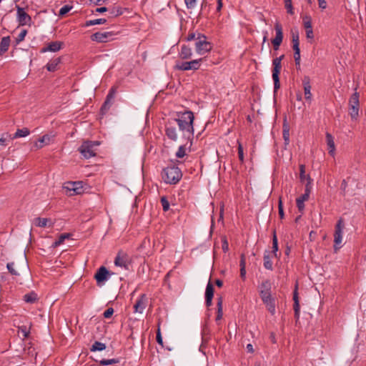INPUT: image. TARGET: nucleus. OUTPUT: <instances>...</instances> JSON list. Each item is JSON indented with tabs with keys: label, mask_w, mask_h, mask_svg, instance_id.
Returning a JSON list of instances; mask_svg holds the SVG:
<instances>
[{
	"label": "nucleus",
	"mask_w": 366,
	"mask_h": 366,
	"mask_svg": "<svg viewBox=\"0 0 366 366\" xmlns=\"http://www.w3.org/2000/svg\"><path fill=\"white\" fill-rule=\"evenodd\" d=\"M177 118L174 119L177 123L179 129L182 132L183 136L187 140H192L194 137V113L190 110H184L177 113Z\"/></svg>",
	"instance_id": "nucleus-1"
},
{
	"label": "nucleus",
	"mask_w": 366,
	"mask_h": 366,
	"mask_svg": "<svg viewBox=\"0 0 366 366\" xmlns=\"http://www.w3.org/2000/svg\"><path fill=\"white\" fill-rule=\"evenodd\" d=\"M162 177L165 183L175 184L182 179V173L178 167L171 165L163 169L162 172Z\"/></svg>",
	"instance_id": "nucleus-2"
},
{
	"label": "nucleus",
	"mask_w": 366,
	"mask_h": 366,
	"mask_svg": "<svg viewBox=\"0 0 366 366\" xmlns=\"http://www.w3.org/2000/svg\"><path fill=\"white\" fill-rule=\"evenodd\" d=\"M100 145L99 141H84L78 149V151L86 159L95 157L97 154V147Z\"/></svg>",
	"instance_id": "nucleus-3"
},
{
	"label": "nucleus",
	"mask_w": 366,
	"mask_h": 366,
	"mask_svg": "<svg viewBox=\"0 0 366 366\" xmlns=\"http://www.w3.org/2000/svg\"><path fill=\"white\" fill-rule=\"evenodd\" d=\"M212 49V44L207 40V36L202 34L198 33L195 43L196 52L199 55H204L210 51Z\"/></svg>",
	"instance_id": "nucleus-4"
},
{
	"label": "nucleus",
	"mask_w": 366,
	"mask_h": 366,
	"mask_svg": "<svg viewBox=\"0 0 366 366\" xmlns=\"http://www.w3.org/2000/svg\"><path fill=\"white\" fill-rule=\"evenodd\" d=\"M285 55H281L280 57H277L272 60V79L274 81V93L280 89V73L281 71L282 65L281 61L284 59Z\"/></svg>",
	"instance_id": "nucleus-5"
},
{
	"label": "nucleus",
	"mask_w": 366,
	"mask_h": 366,
	"mask_svg": "<svg viewBox=\"0 0 366 366\" xmlns=\"http://www.w3.org/2000/svg\"><path fill=\"white\" fill-rule=\"evenodd\" d=\"M360 102L359 93L355 92L349 100L350 115L352 119H357L359 115Z\"/></svg>",
	"instance_id": "nucleus-6"
},
{
	"label": "nucleus",
	"mask_w": 366,
	"mask_h": 366,
	"mask_svg": "<svg viewBox=\"0 0 366 366\" xmlns=\"http://www.w3.org/2000/svg\"><path fill=\"white\" fill-rule=\"evenodd\" d=\"M203 59H194L190 61L177 63L175 68L181 71L197 70L200 67Z\"/></svg>",
	"instance_id": "nucleus-7"
},
{
	"label": "nucleus",
	"mask_w": 366,
	"mask_h": 366,
	"mask_svg": "<svg viewBox=\"0 0 366 366\" xmlns=\"http://www.w3.org/2000/svg\"><path fill=\"white\" fill-rule=\"evenodd\" d=\"M112 274L113 272H110L104 266H101L94 274V279L97 281V285H102L107 281Z\"/></svg>",
	"instance_id": "nucleus-8"
},
{
	"label": "nucleus",
	"mask_w": 366,
	"mask_h": 366,
	"mask_svg": "<svg viewBox=\"0 0 366 366\" xmlns=\"http://www.w3.org/2000/svg\"><path fill=\"white\" fill-rule=\"evenodd\" d=\"M16 19L19 26H30L31 24V17L24 11V9L20 7L19 5H16Z\"/></svg>",
	"instance_id": "nucleus-9"
},
{
	"label": "nucleus",
	"mask_w": 366,
	"mask_h": 366,
	"mask_svg": "<svg viewBox=\"0 0 366 366\" xmlns=\"http://www.w3.org/2000/svg\"><path fill=\"white\" fill-rule=\"evenodd\" d=\"M342 228L343 222L342 219H340V220H338L336 224L335 232L334 234V247L335 250H337L341 247V243L342 239Z\"/></svg>",
	"instance_id": "nucleus-10"
},
{
	"label": "nucleus",
	"mask_w": 366,
	"mask_h": 366,
	"mask_svg": "<svg viewBox=\"0 0 366 366\" xmlns=\"http://www.w3.org/2000/svg\"><path fill=\"white\" fill-rule=\"evenodd\" d=\"M113 32H96L91 36V40L99 43H105L112 39Z\"/></svg>",
	"instance_id": "nucleus-11"
},
{
	"label": "nucleus",
	"mask_w": 366,
	"mask_h": 366,
	"mask_svg": "<svg viewBox=\"0 0 366 366\" xmlns=\"http://www.w3.org/2000/svg\"><path fill=\"white\" fill-rule=\"evenodd\" d=\"M276 32L275 37L272 40L274 50H278L283 39L282 27L280 24L276 23L274 25Z\"/></svg>",
	"instance_id": "nucleus-12"
},
{
	"label": "nucleus",
	"mask_w": 366,
	"mask_h": 366,
	"mask_svg": "<svg viewBox=\"0 0 366 366\" xmlns=\"http://www.w3.org/2000/svg\"><path fill=\"white\" fill-rule=\"evenodd\" d=\"M82 187V182H69L64 188L70 192L69 195L72 196L81 194Z\"/></svg>",
	"instance_id": "nucleus-13"
},
{
	"label": "nucleus",
	"mask_w": 366,
	"mask_h": 366,
	"mask_svg": "<svg viewBox=\"0 0 366 366\" xmlns=\"http://www.w3.org/2000/svg\"><path fill=\"white\" fill-rule=\"evenodd\" d=\"M297 282H296L295 285V290L293 292V310L295 312V318L296 320V322H297L300 319V301H299V295L297 292Z\"/></svg>",
	"instance_id": "nucleus-14"
},
{
	"label": "nucleus",
	"mask_w": 366,
	"mask_h": 366,
	"mask_svg": "<svg viewBox=\"0 0 366 366\" xmlns=\"http://www.w3.org/2000/svg\"><path fill=\"white\" fill-rule=\"evenodd\" d=\"M115 93H116V89L114 88H112L109 90V92L106 97V99L101 107V112L102 114H105L109 109V108L112 104V100L114 98Z\"/></svg>",
	"instance_id": "nucleus-15"
},
{
	"label": "nucleus",
	"mask_w": 366,
	"mask_h": 366,
	"mask_svg": "<svg viewBox=\"0 0 366 366\" xmlns=\"http://www.w3.org/2000/svg\"><path fill=\"white\" fill-rule=\"evenodd\" d=\"M292 49L294 50V58H300V49L299 42V32L297 31H292Z\"/></svg>",
	"instance_id": "nucleus-16"
},
{
	"label": "nucleus",
	"mask_w": 366,
	"mask_h": 366,
	"mask_svg": "<svg viewBox=\"0 0 366 366\" xmlns=\"http://www.w3.org/2000/svg\"><path fill=\"white\" fill-rule=\"evenodd\" d=\"M272 284L269 280L263 281L258 287L260 298L267 297L271 294Z\"/></svg>",
	"instance_id": "nucleus-17"
},
{
	"label": "nucleus",
	"mask_w": 366,
	"mask_h": 366,
	"mask_svg": "<svg viewBox=\"0 0 366 366\" xmlns=\"http://www.w3.org/2000/svg\"><path fill=\"white\" fill-rule=\"evenodd\" d=\"M262 302L264 304L267 310L271 315L275 314V299L272 297V295H268L267 297H263L261 298Z\"/></svg>",
	"instance_id": "nucleus-18"
},
{
	"label": "nucleus",
	"mask_w": 366,
	"mask_h": 366,
	"mask_svg": "<svg viewBox=\"0 0 366 366\" xmlns=\"http://www.w3.org/2000/svg\"><path fill=\"white\" fill-rule=\"evenodd\" d=\"M130 259L124 253H123L122 254L119 253V254L114 259V264L116 266L124 267L126 269H128V266L130 264Z\"/></svg>",
	"instance_id": "nucleus-19"
},
{
	"label": "nucleus",
	"mask_w": 366,
	"mask_h": 366,
	"mask_svg": "<svg viewBox=\"0 0 366 366\" xmlns=\"http://www.w3.org/2000/svg\"><path fill=\"white\" fill-rule=\"evenodd\" d=\"M147 305V297L146 295L143 294L140 296V297L137 300L136 303L134 305V309L135 312L142 313L144 310Z\"/></svg>",
	"instance_id": "nucleus-20"
},
{
	"label": "nucleus",
	"mask_w": 366,
	"mask_h": 366,
	"mask_svg": "<svg viewBox=\"0 0 366 366\" xmlns=\"http://www.w3.org/2000/svg\"><path fill=\"white\" fill-rule=\"evenodd\" d=\"M302 85L304 89L305 98L307 101L311 102L312 93H311V84L310 78L308 76H305L302 79Z\"/></svg>",
	"instance_id": "nucleus-21"
},
{
	"label": "nucleus",
	"mask_w": 366,
	"mask_h": 366,
	"mask_svg": "<svg viewBox=\"0 0 366 366\" xmlns=\"http://www.w3.org/2000/svg\"><path fill=\"white\" fill-rule=\"evenodd\" d=\"M63 42L61 41H51L48 44L47 46L43 47L41 49V53H45L47 51L56 52L59 51L63 46Z\"/></svg>",
	"instance_id": "nucleus-22"
},
{
	"label": "nucleus",
	"mask_w": 366,
	"mask_h": 366,
	"mask_svg": "<svg viewBox=\"0 0 366 366\" xmlns=\"http://www.w3.org/2000/svg\"><path fill=\"white\" fill-rule=\"evenodd\" d=\"M215 249H222L224 252L229 250V244L227 238L224 235H221L218 239H216L214 244Z\"/></svg>",
	"instance_id": "nucleus-23"
},
{
	"label": "nucleus",
	"mask_w": 366,
	"mask_h": 366,
	"mask_svg": "<svg viewBox=\"0 0 366 366\" xmlns=\"http://www.w3.org/2000/svg\"><path fill=\"white\" fill-rule=\"evenodd\" d=\"M34 222L36 227L41 228L52 227L54 224L51 219L49 218L36 217L34 219Z\"/></svg>",
	"instance_id": "nucleus-24"
},
{
	"label": "nucleus",
	"mask_w": 366,
	"mask_h": 366,
	"mask_svg": "<svg viewBox=\"0 0 366 366\" xmlns=\"http://www.w3.org/2000/svg\"><path fill=\"white\" fill-rule=\"evenodd\" d=\"M72 234L70 233H62L58 238L52 243L51 247L55 248L62 244L66 240H72Z\"/></svg>",
	"instance_id": "nucleus-25"
},
{
	"label": "nucleus",
	"mask_w": 366,
	"mask_h": 366,
	"mask_svg": "<svg viewBox=\"0 0 366 366\" xmlns=\"http://www.w3.org/2000/svg\"><path fill=\"white\" fill-rule=\"evenodd\" d=\"M282 136L285 141V144L287 145L290 143V125L285 118L282 125Z\"/></svg>",
	"instance_id": "nucleus-26"
},
{
	"label": "nucleus",
	"mask_w": 366,
	"mask_h": 366,
	"mask_svg": "<svg viewBox=\"0 0 366 366\" xmlns=\"http://www.w3.org/2000/svg\"><path fill=\"white\" fill-rule=\"evenodd\" d=\"M309 199L307 194H302L296 199L297 207L300 212L303 213L305 209V202Z\"/></svg>",
	"instance_id": "nucleus-27"
},
{
	"label": "nucleus",
	"mask_w": 366,
	"mask_h": 366,
	"mask_svg": "<svg viewBox=\"0 0 366 366\" xmlns=\"http://www.w3.org/2000/svg\"><path fill=\"white\" fill-rule=\"evenodd\" d=\"M165 134L169 139L174 142H176L178 139L177 129L174 127H166Z\"/></svg>",
	"instance_id": "nucleus-28"
},
{
	"label": "nucleus",
	"mask_w": 366,
	"mask_h": 366,
	"mask_svg": "<svg viewBox=\"0 0 366 366\" xmlns=\"http://www.w3.org/2000/svg\"><path fill=\"white\" fill-rule=\"evenodd\" d=\"M192 56V49L186 45H182L181 47V51L179 52V56L182 59H190Z\"/></svg>",
	"instance_id": "nucleus-29"
},
{
	"label": "nucleus",
	"mask_w": 366,
	"mask_h": 366,
	"mask_svg": "<svg viewBox=\"0 0 366 366\" xmlns=\"http://www.w3.org/2000/svg\"><path fill=\"white\" fill-rule=\"evenodd\" d=\"M273 256L280 258V257L277 256V253H269V254L264 255V266L267 269H272V262L271 261V257Z\"/></svg>",
	"instance_id": "nucleus-30"
},
{
	"label": "nucleus",
	"mask_w": 366,
	"mask_h": 366,
	"mask_svg": "<svg viewBox=\"0 0 366 366\" xmlns=\"http://www.w3.org/2000/svg\"><path fill=\"white\" fill-rule=\"evenodd\" d=\"M326 140L327 146L329 147V154L333 156L335 153V147L333 137L330 133L326 134Z\"/></svg>",
	"instance_id": "nucleus-31"
},
{
	"label": "nucleus",
	"mask_w": 366,
	"mask_h": 366,
	"mask_svg": "<svg viewBox=\"0 0 366 366\" xmlns=\"http://www.w3.org/2000/svg\"><path fill=\"white\" fill-rule=\"evenodd\" d=\"M11 42L10 36H4L1 39L0 42V51L1 53L6 52L9 47Z\"/></svg>",
	"instance_id": "nucleus-32"
},
{
	"label": "nucleus",
	"mask_w": 366,
	"mask_h": 366,
	"mask_svg": "<svg viewBox=\"0 0 366 366\" xmlns=\"http://www.w3.org/2000/svg\"><path fill=\"white\" fill-rule=\"evenodd\" d=\"M61 62V58H56L54 59L51 60L46 64V67L49 71H54L57 69V66Z\"/></svg>",
	"instance_id": "nucleus-33"
},
{
	"label": "nucleus",
	"mask_w": 366,
	"mask_h": 366,
	"mask_svg": "<svg viewBox=\"0 0 366 366\" xmlns=\"http://www.w3.org/2000/svg\"><path fill=\"white\" fill-rule=\"evenodd\" d=\"M222 302H223L222 297H219L217 299V317H216L217 322L220 320L222 318V315H223Z\"/></svg>",
	"instance_id": "nucleus-34"
},
{
	"label": "nucleus",
	"mask_w": 366,
	"mask_h": 366,
	"mask_svg": "<svg viewBox=\"0 0 366 366\" xmlns=\"http://www.w3.org/2000/svg\"><path fill=\"white\" fill-rule=\"evenodd\" d=\"M246 259L244 253H242L241 259H240V277L242 279L245 278L246 275Z\"/></svg>",
	"instance_id": "nucleus-35"
},
{
	"label": "nucleus",
	"mask_w": 366,
	"mask_h": 366,
	"mask_svg": "<svg viewBox=\"0 0 366 366\" xmlns=\"http://www.w3.org/2000/svg\"><path fill=\"white\" fill-rule=\"evenodd\" d=\"M24 300L28 303H34L37 300V295L34 292L26 294L24 296Z\"/></svg>",
	"instance_id": "nucleus-36"
},
{
	"label": "nucleus",
	"mask_w": 366,
	"mask_h": 366,
	"mask_svg": "<svg viewBox=\"0 0 366 366\" xmlns=\"http://www.w3.org/2000/svg\"><path fill=\"white\" fill-rule=\"evenodd\" d=\"M30 132L27 128L18 129L14 134V138L24 137L29 134Z\"/></svg>",
	"instance_id": "nucleus-37"
},
{
	"label": "nucleus",
	"mask_w": 366,
	"mask_h": 366,
	"mask_svg": "<svg viewBox=\"0 0 366 366\" xmlns=\"http://www.w3.org/2000/svg\"><path fill=\"white\" fill-rule=\"evenodd\" d=\"M51 141V137L48 134H45L42 136L39 139V144H36V147L39 148H41L44 144H49Z\"/></svg>",
	"instance_id": "nucleus-38"
},
{
	"label": "nucleus",
	"mask_w": 366,
	"mask_h": 366,
	"mask_svg": "<svg viewBox=\"0 0 366 366\" xmlns=\"http://www.w3.org/2000/svg\"><path fill=\"white\" fill-rule=\"evenodd\" d=\"M106 22H107L106 19H94V20L86 21L85 22L84 26L87 27V26H93V25L105 24Z\"/></svg>",
	"instance_id": "nucleus-39"
},
{
	"label": "nucleus",
	"mask_w": 366,
	"mask_h": 366,
	"mask_svg": "<svg viewBox=\"0 0 366 366\" xmlns=\"http://www.w3.org/2000/svg\"><path fill=\"white\" fill-rule=\"evenodd\" d=\"M106 349V345L104 343L96 341L92 345L91 351H102Z\"/></svg>",
	"instance_id": "nucleus-40"
},
{
	"label": "nucleus",
	"mask_w": 366,
	"mask_h": 366,
	"mask_svg": "<svg viewBox=\"0 0 366 366\" xmlns=\"http://www.w3.org/2000/svg\"><path fill=\"white\" fill-rule=\"evenodd\" d=\"M302 21H303V26H304L305 30L312 29V19H311L310 16L305 15V16H303Z\"/></svg>",
	"instance_id": "nucleus-41"
},
{
	"label": "nucleus",
	"mask_w": 366,
	"mask_h": 366,
	"mask_svg": "<svg viewBox=\"0 0 366 366\" xmlns=\"http://www.w3.org/2000/svg\"><path fill=\"white\" fill-rule=\"evenodd\" d=\"M118 362H119V360L116 358L109 360L102 359L99 361V366L110 365Z\"/></svg>",
	"instance_id": "nucleus-42"
},
{
	"label": "nucleus",
	"mask_w": 366,
	"mask_h": 366,
	"mask_svg": "<svg viewBox=\"0 0 366 366\" xmlns=\"http://www.w3.org/2000/svg\"><path fill=\"white\" fill-rule=\"evenodd\" d=\"M214 296V287L210 282L207 285L205 291V298H213Z\"/></svg>",
	"instance_id": "nucleus-43"
},
{
	"label": "nucleus",
	"mask_w": 366,
	"mask_h": 366,
	"mask_svg": "<svg viewBox=\"0 0 366 366\" xmlns=\"http://www.w3.org/2000/svg\"><path fill=\"white\" fill-rule=\"evenodd\" d=\"M72 9V6L70 5H64L62 6L59 11V16H63L65 14H66L69 11H70Z\"/></svg>",
	"instance_id": "nucleus-44"
},
{
	"label": "nucleus",
	"mask_w": 366,
	"mask_h": 366,
	"mask_svg": "<svg viewBox=\"0 0 366 366\" xmlns=\"http://www.w3.org/2000/svg\"><path fill=\"white\" fill-rule=\"evenodd\" d=\"M160 202H161L163 210L164 212L168 211L169 209V202L167 200V197L164 196L162 197Z\"/></svg>",
	"instance_id": "nucleus-45"
},
{
	"label": "nucleus",
	"mask_w": 366,
	"mask_h": 366,
	"mask_svg": "<svg viewBox=\"0 0 366 366\" xmlns=\"http://www.w3.org/2000/svg\"><path fill=\"white\" fill-rule=\"evenodd\" d=\"M237 144H238V148H237V150H238V157H239V161L242 163H243L244 162V150H243V147H242V144L239 142V141H237Z\"/></svg>",
	"instance_id": "nucleus-46"
},
{
	"label": "nucleus",
	"mask_w": 366,
	"mask_h": 366,
	"mask_svg": "<svg viewBox=\"0 0 366 366\" xmlns=\"http://www.w3.org/2000/svg\"><path fill=\"white\" fill-rule=\"evenodd\" d=\"M186 155V148L184 145H182L178 148L176 152V157L177 158H183Z\"/></svg>",
	"instance_id": "nucleus-47"
},
{
	"label": "nucleus",
	"mask_w": 366,
	"mask_h": 366,
	"mask_svg": "<svg viewBox=\"0 0 366 366\" xmlns=\"http://www.w3.org/2000/svg\"><path fill=\"white\" fill-rule=\"evenodd\" d=\"M285 6L287 9V11L290 14H293V6L292 4V0H284Z\"/></svg>",
	"instance_id": "nucleus-48"
},
{
	"label": "nucleus",
	"mask_w": 366,
	"mask_h": 366,
	"mask_svg": "<svg viewBox=\"0 0 366 366\" xmlns=\"http://www.w3.org/2000/svg\"><path fill=\"white\" fill-rule=\"evenodd\" d=\"M159 325H160V322L158 323V328H157V335H156V340L159 345H160L161 346L163 347V340H162V337Z\"/></svg>",
	"instance_id": "nucleus-49"
},
{
	"label": "nucleus",
	"mask_w": 366,
	"mask_h": 366,
	"mask_svg": "<svg viewBox=\"0 0 366 366\" xmlns=\"http://www.w3.org/2000/svg\"><path fill=\"white\" fill-rule=\"evenodd\" d=\"M111 16H119L123 14L122 9L120 7L113 8L109 11Z\"/></svg>",
	"instance_id": "nucleus-50"
},
{
	"label": "nucleus",
	"mask_w": 366,
	"mask_h": 366,
	"mask_svg": "<svg viewBox=\"0 0 366 366\" xmlns=\"http://www.w3.org/2000/svg\"><path fill=\"white\" fill-rule=\"evenodd\" d=\"M26 34H27V31H26V29L22 30V31L19 34V35H18V36H17V38H16V41H17V43H19V42L22 41L24 39V38H25V36H26Z\"/></svg>",
	"instance_id": "nucleus-51"
},
{
	"label": "nucleus",
	"mask_w": 366,
	"mask_h": 366,
	"mask_svg": "<svg viewBox=\"0 0 366 366\" xmlns=\"http://www.w3.org/2000/svg\"><path fill=\"white\" fill-rule=\"evenodd\" d=\"M6 267L9 272L13 275H18V272L14 269V262H9L7 264Z\"/></svg>",
	"instance_id": "nucleus-52"
},
{
	"label": "nucleus",
	"mask_w": 366,
	"mask_h": 366,
	"mask_svg": "<svg viewBox=\"0 0 366 366\" xmlns=\"http://www.w3.org/2000/svg\"><path fill=\"white\" fill-rule=\"evenodd\" d=\"M278 210H279V215H280V217L281 219H283L284 217V209H283V205H282V202L281 200V199H280L279 200V204H278Z\"/></svg>",
	"instance_id": "nucleus-53"
},
{
	"label": "nucleus",
	"mask_w": 366,
	"mask_h": 366,
	"mask_svg": "<svg viewBox=\"0 0 366 366\" xmlns=\"http://www.w3.org/2000/svg\"><path fill=\"white\" fill-rule=\"evenodd\" d=\"M113 313L114 309L112 307H109L104 311L103 315L105 318H109L112 316Z\"/></svg>",
	"instance_id": "nucleus-54"
},
{
	"label": "nucleus",
	"mask_w": 366,
	"mask_h": 366,
	"mask_svg": "<svg viewBox=\"0 0 366 366\" xmlns=\"http://www.w3.org/2000/svg\"><path fill=\"white\" fill-rule=\"evenodd\" d=\"M278 251V244H277V239L274 234L273 239H272V252H277Z\"/></svg>",
	"instance_id": "nucleus-55"
},
{
	"label": "nucleus",
	"mask_w": 366,
	"mask_h": 366,
	"mask_svg": "<svg viewBox=\"0 0 366 366\" xmlns=\"http://www.w3.org/2000/svg\"><path fill=\"white\" fill-rule=\"evenodd\" d=\"M187 9H193L196 6V0H184Z\"/></svg>",
	"instance_id": "nucleus-56"
},
{
	"label": "nucleus",
	"mask_w": 366,
	"mask_h": 366,
	"mask_svg": "<svg viewBox=\"0 0 366 366\" xmlns=\"http://www.w3.org/2000/svg\"><path fill=\"white\" fill-rule=\"evenodd\" d=\"M300 178L301 181H303L305 179V165L301 164L300 166Z\"/></svg>",
	"instance_id": "nucleus-57"
},
{
	"label": "nucleus",
	"mask_w": 366,
	"mask_h": 366,
	"mask_svg": "<svg viewBox=\"0 0 366 366\" xmlns=\"http://www.w3.org/2000/svg\"><path fill=\"white\" fill-rule=\"evenodd\" d=\"M19 329L23 334L24 337L26 338L29 336V330L27 329L26 326H21Z\"/></svg>",
	"instance_id": "nucleus-58"
},
{
	"label": "nucleus",
	"mask_w": 366,
	"mask_h": 366,
	"mask_svg": "<svg viewBox=\"0 0 366 366\" xmlns=\"http://www.w3.org/2000/svg\"><path fill=\"white\" fill-rule=\"evenodd\" d=\"M197 35H196L195 33L192 32V33H189L187 35L186 39H187V41H192V40H196L197 41Z\"/></svg>",
	"instance_id": "nucleus-59"
},
{
	"label": "nucleus",
	"mask_w": 366,
	"mask_h": 366,
	"mask_svg": "<svg viewBox=\"0 0 366 366\" xmlns=\"http://www.w3.org/2000/svg\"><path fill=\"white\" fill-rule=\"evenodd\" d=\"M306 36L307 39H312L314 38V34L312 29L306 30Z\"/></svg>",
	"instance_id": "nucleus-60"
},
{
	"label": "nucleus",
	"mask_w": 366,
	"mask_h": 366,
	"mask_svg": "<svg viewBox=\"0 0 366 366\" xmlns=\"http://www.w3.org/2000/svg\"><path fill=\"white\" fill-rule=\"evenodd\" d=\"M320 8L325 9L327 7V2L325 0H318Z\"/></svg>",
	"instance_id": "nucleus-61"
},
{
	"label": "nucleus",
	"mask_w": 366,
	"mask_h": 366,
	"mask_svg": "<svg viewBox=\"0 0 366 366\" xmlns=\"http://www.w3.org/2000/svg\"><path fill=\"white\" fill-rule=\"evenodd\" d=\"M310 182H309L306 184L305 190V193H304V194H307L308 195V198L310 197V189H311V187L310 186Z\"/></svg>",
	"instance_id": "nucleus-62"
},
{
	"label": "nucleus",
	"mask_w": 366,
	"mask_h": 366,
	"mask_svg": "<svg viewBox=\"0 0 366 366\" xmlns=\"http://www.w3.org/2000/svg\"><path fill=\"white\" fill-rule=\"evenodd\" d=\"M347 187V182H346L345 179H343L341 183V186H340V188L343 191V192H345Z\"/></svg>",
	"instance_id": "nucleus-63"
},
{
	"label": "nucleus",
	"mask_w": 366,
	"mask_h": 366,
	"mask_svg": "<svg viewBox=\"0 0 366 366\" xmlns=\"http://www.w3.org/2000/svg\"><path fill=\"white\" fill-rule=\"evenodd\" d=\"M246 348L247 352L249 353H253L254 351L252 344H247Z\"/></svg>",
	"instance_id": "nucleus-64"
}]
</instances>
